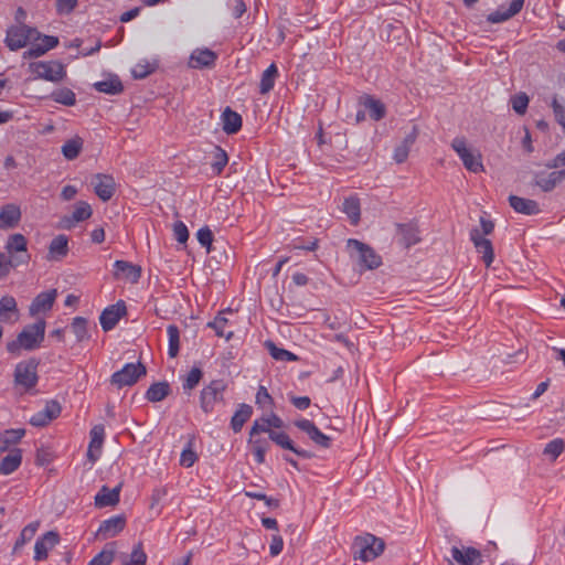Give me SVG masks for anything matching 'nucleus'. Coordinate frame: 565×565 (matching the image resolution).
<instances>
[{
	"mask_svg": "<svg viewBox=\"0 0 565 565\" xmlns=\"http://www.w3.org/2000/svg\"><path fill=\"white\" fill-rule=\"evenodd\" d=\"M227 384L224 380H213L205 385L200 393V407L205 414L214 411L217 403L224 401V392Z\"/></svg>",
	"mask_w": 565,
	"mask_h": 565,
	"instance_id": "7",
	"label": "nucleus"
},
{
	"mask_svg": "<svg viewBox=\"0 0 565 565\" xmlns=\"http://www.w3.org/2000/svg\"><path fill=\"white\" fill-rule=\"evenodd\" d=\"M277 77L278 67L275 63H271L262 74L259 83V93L262 95L268 94L274 88Z\"/></svg>",
	"mask_w": 565,
	"mask_h": 565,
	"instance_id": "40",
	"label": "nucleus"
},
{
	"mask_svg": "<svg viewBox=\"0 0 565 565\" xmlns=\"http://www.w3.org/2000/svg\"><path fill=\"white\" fill-rule=\"evenodd\" d=\"M42 411L47 417V419L52 422L53 419L60 416L62 412V406L57 401L51 399L45 403V406Z\"/></svg>",
	"mask_w": 565,
	"mask_h": 565,
	"instance_id": "63",
	"label": "nucleus"
},
{
	"mask_svg": "<svg viewBox=\"0 0 565 565\" xmlns=\"http://www.w3.org/2000/svg\"><path fill=\"white\" fill-rule=\"evenodd\" d=\"M41 43H35L36 47H40L42 56L49 52L50 50L55 49L58 45V38L54 35H45L41 33L39 38Z\"/></svg>",
	"mask_w": 565,
	"mask_h": 565,
	"instance_id": "60",
	"label": "nucleus"
},
{
	"mask_svg": "<svg viewBox=\"0 0 565 565\" xmlns=\"http://www.w3.org/2000/svg\"><path fill=\"white\" fill-rule=\"evenodd\" d=\"M56 296V289L40 292L31 302L30 313L34 316L41 311L51 310L54 305Z\"/></svg>",
	"mask_w": 565,
	"mask_h": 565,
	"instance_id": "29",
	"label": "nucleus"
},
{
	"mask_svg": "<svg viewBox=\"0 0 565 565\" xmlns=\"http://www.w3.org/2000/svg\"><path fill=\"white\" fill-rule=\"evenodd\" d=\"M470 239L472 241L476 250L482 255V260L486 266H490L494 259L493 246L490 239L483 237L479 228L470 231Z\"/></svg>",
	"mask_w": 565,
	"mask_h": 565,
	"instance_id": "16",
	"label": "nucleus"
},
{
	"mask_svg": "<svg viewBox=\"0 0 565 565\" xmlns=\"http://www.w3.org/2000/svg\"><path fill=\"white\" fill-rule=\"evenodd\" d=\"M295 427L307 434L309 439L321 448H330L332 439L324 433H322L317 425L307 418H300L294 422Z\"/></svg>",
	"mask_w": 565,
	"mask_h": 565,
	"instance_id": "10",
	"label": "nucleus"
},
{
	"mask_svg": "<svg viewBox=\"0 0 565 565\" xmlns=\"http://www.w3.org/2000/svg\"><path fill=\"white\" fill-rule=\"evenodd\" d=\"M228 320L223 316V312H220L213 321L207 323L209 328H212L217 337H224L227 341L231 340L234 335L232 331L225 332V326L227 324Z\"/></svg>",
	"mask_w": 565,
	"mask_h": 565,
	"instance_id": "51",
	"label": "nucleus"
},
{
	"mask_svg": "<svg viewBox=\"0 0 565 565\" xmlns=\"http://www.w3.org/2000/svg\"><path fill=\"white\" fill-rule=\"evenodd\" d=\"M126 313L127 307L124 300H118L115 305L106 307L99 317L102 329L105 332L113 330Z\"/></svg>",
	"mask_w": 565,
	"mask_h": 565,
	"instance_id": "11",
	"label": "nucleus"
},
{
	"mask_svg": "<svg viewBox=\"0 0 565 565\" xmlns=\"http://www.w3.org/2000/svg\"><path fill=\"white\" fill-rule=\"evenodd\" d=\"M96 195L104 202L109 201L116 192L115 179L109 174L97 173L92 180Z\"/></svg>",
	"mask_w": 565,
	"mask_h": 565,
	"instance_id": "14",
	"label": "nucleus"
},
{
	"mask_svg": "<svg viewBox=\"0 0 565 565\" xmlns=\"http://www.w3.org/2000/svg\"><path fill=\"white\" fill-rule=\"evenodd\" d=\"M266 348L270 356L276 361L294 362L299 360V358L295 353L277 347L273 341H267Z\"/></svg>",
	"mask_w": 565,
	"mask_h": 565,
	"instance_id": "45",
	"label": "nucleus"
},
{
	"mask_svg": "<svg viewBox=\"0 0 565 565\" xmlns=\"http://www.w3.org/2000/svg\"><path fill=\"white\" fill-rule=\"evenodd\" d=\"M524 1L525 0H512L508 7L504 4L500 6L495 11L488 14L487 21L492 24L508 21L522 10Z\"/></svg>",
	"mask_w": 565,
	"mask_h": 565,
	"instance_id": "20",
	"label": "nucleus"
},
{
	"mask_svg": "<svg viewBox=\"0 0 565 565\" xmlns=\"http://www.w3.org/2000/svg\"><path fill=\"white\" fill-rule=\"evenodd\" d=\"M396 242L404 248H409L419 243L418 226L415 223L396 224Z\"/></svg>",
	"mask_w": 565,
	"mask_h": 565,
	"instance_id": "13",
	"label": "nucleus"
},
{
	"mask_svg": "<svg viewBox=\"0 0 565 565\" xmlns=\"http://www.w3.org/2000/svg\"><path fill=\"white\" fill-rule=\"evenodd\" d=\"M68 254V238L64 234L55 236L49 245L51 259H62Z\"/></svg>",
	"mask_w": 565,
	"mask_h": 565,
	"instance_id": "37",
	"label": "nucleus"
},
{
	"mask_svg": "<svg viewBox=\"0 0 565 565\" xmlns=\"http://www.w3.org/2000/svg\"><path fill=\"white\" fill-rule=\"evenodd\" d=\"M21 462H22V450L19 448L12 449L0 461V473L3 476L11 475L21 466Z\"/></svg>",
	"mask_w": 565,
	"mask_h": 565,
	"instance_id": "32",
	"label": "nucleus"
},
{
	"mask_svg": "<svg viewBox=\"0 0 565 565\" xmlns=\"http://www.w3.org/2000/svg\"><path fill=\"white\" fill-rule=\"evenodd\" d=\"M167 334L169 339L168 355L175 358L180 350V330L175 324H169L167 327Z\"/></svg>",
	"mask_w": 565,
	"mask_h": 565,
	"instance_id": "48",
	"label": "nucleus"
},
{
	"mask_svg": "<svg viewBox=\"0 0 565 565\" xmlns=\"http://www.w3.org/2000/svg\"><path fill=\"white\" fill-rule=\"evenodd\" d=\"M126 525V518L124 515H114L104 520L97 530V536L107 540L119 534Z\"/></svg>",
	"mask_w": 565,
	"mask_h": 565,
	"instance_id": "22",
	"label": "nucleus"
},
{
	"mask_svg": "<svg viewBox=\"0 0 565 565\" xmlns=\"http://www.w3.org/2000/svg\"><path fill=\"white\" fill-rule=\"evenodd\" d=\"M510 206L520 214L536 215L541 212L540 205L536 201L531 199L521 198L518 195L509 196Z\"/></svg>",
	"mask_w": 565,
	"mask_h": 565,
	"instance_id": "27",
	"label": "nucleus"
},
{
	"mask_svg": "<svg viewBox=\"0 0 565 565\" xmlns=\"http://www.w3.org/2000/svg\"><path fill=\"white\" fill-rule=\"evenodd\" d=\"M29 71L35 79L58 83L66 76L65 67L57 61H39L29 64Z\"/></svg>",
	"mask_w": 565,
	"mask_h": 565,
	"instance_id": "6",
	"label": "nucleus"
},
{
	"mask_svg": "<svg viewBox=\"0 0 565 565\" xmlns=\"http://www.w3.org/2000/svg\"><path fill=\"white\" fill-rule=\"evenodd\" d=\"M342 211L347 214L351 224L356 225L361 216V205L359 198L354 195L345 198L342 204Z\"/></svg>",
	"mask_w": 565,
	"mask_h": 565,
	"instance_id": "41",
	"label": "nucleus"
},
{
	"mask_svg": "<svg viewBox=\"0 0 565 565\" xmlns=\"http://www.w3.org/2000/svg\"><path fill=\"white\" fill-rule=\"evenodd\" d=\"M217 57V54L207 47L196 49L190 55L189 66L196 70L213 68Z\"/></svg>",
	"mask_w": 565,
	"mask_h": 565,
	"instance_id": "17",
	"label": "nucleus"
},
{
	"mask_svg": "<svg viewBox=\"0 0 565 565\" xmlns=\"http://www.w3.org/2000/svg\"><path fill=\"white\" fill-rule=\"evenodd\" d=\"M45 327L46 323L43 319L25 326L14 340L7 343V351L17 355L22 349L33 351L40 348L44 341Z\"/></svg>",
	"mask_w": 565,
	"mask_h": 565,
	"instance_id": "1",
	"label": "nucleus"
},
{
	"mask_svg": "<svg viewBox=\"0 0 565 565\" xmlns=\"http://www.w3.org/2000/svg\"><path fill=\"white\" fill-rule=\"evenodd\" d=\"M39 365L40 361L36 358L19 362L13 373L14 384L22 387L25 392L33 390L39 382Z\"/></svg>",
	"mask_w": 565,
	"mask_h": 565,
	"instance_id": "5",
	"label": "nucleus"
},
{
	"mask_svg": "<svg viewBox=\"0 0 565 565\" xmlns=\"http://www.w3.org/2000/svg\"><path fill=\"white\" fill-rule=\"evenodd\" d=\"M203 377V371L198 367L193 366L190 372L186 374V376L183 379L182 382V388L185 393H190L192 390H194L200 381Z\"/></svg>",
	"mask_w": 565,
	"mask_h": 565,
	"instance_id": "49",
	"label": "nucleus"
},
{
	"mask_svg": "<svg viewBox=\"0 0 565 565\" xmlns=\"http://www.w3.org/2000/svg\"><path fill=\"white\" fill-rule=\"evenodd\" d=\"M452 149L456 151L465 168L470 172L478 173L483 170V164L480 154H473L467 147L463 137H456L451 142Z\"/></svg>",
	"mask_w": 565,
	"mask_h": 565,
	"instance_id": "9",
	"label": "nucleus"
},
{
	"mask_svg": "<svg viewBox=\"0 0 565 565\" xmlns=\"http://www.w3.org/2000/svg\"><path fill=\"white\" fill-rule=\"evenodd\" d=\"M25 435V429L24 428H11V429H7L4 430L1 435H0V438L3 439V445H6L8 448L12 445H15L18 444Z\"/></svg>",
	"mask_w": 565,
	"mask_h": 565,
	"instance_id": "54",
	"label": "nucleus"
},
{
	"mask_svg": "<svg viewBox=\"0 0 565 565\" xmlns=\"http://www.w3.org/2000/svg\"><path fill=\"white\" fill-rule=\"evenodd\" d=\"M114 275L116 278H124L131 284H137L141 277V267L127 260H116Z\"/></svg>",
	"mask_w": 565,
	"mask_h": 565,
	"instance_id": "23",
	"label": "nucleus"
},
{
	"mask_svg": "<svg viewBox=\"0 0 565 565\" xmlns=\"http://www.w3.org/2000/svg\"><path fill=\"white\" fill-rule=\"evenodd\" d=\"M553 113L556 121L565 128V105L561 104L556 97L553 98L552 104Z\"/></svg>",
	"mask_w": 565,
	"mask_h": 565,
	"instance_id": "64",
	"label": "nucleus"
},
{
	"mask_svg": "<svg viewBox=\"0 0 565 565\" xmlns=\"http://www.w3.org/2000/svg\"><path fill=\"white\" fill-rule=\"evenodd\" d=\"M94 89L108 95H118L124 90V85L117 75L93 84Z\"/></svg>",
	"mask_w": 565,
	"mask_h": 565,
	"instance_id": "36",
	"label": "nucleus"
},
{
	"mask_svg": "<svg viewBox=\"0 0 565 565\" xmlns=\"http://www.w3.org/2000/svg\"><path fill=\"white\" fill-rule=\"evenodd\" d=\"M268 439L275 443L280 448L290 450L295 455L303 459H311L313 457V454L311 451L297 447L285 431H277L273 429V431H270Z\"/></svg>",
	"mask_w": 565,
	"mask_h": 565,
	"instance_id": "19",
	"label": "nucleus"
},
{
	"mask_svg": "<svg viewBox=\"0 0 565 565\" xmlns=\"http://www.w3.org/2000/svg\"><path fill=\"white\" fill-rule=\"evenodd\" d=\"M418 137L417 126H413L411 131L403 138V140L395 147L393 159L397 163H403L407 160L409 150Z\"/></svg>",
	"mask_w": 565,
	"mask_h": 565,
	"instance_id": "24",
	"label": "nucleus"
},
{
	"mask_svg": "<svg viewBox=\"0 0 565 565\" xmlns=\"http://www.w3.org/2000/svg\"><path fill=\"white\" fill-rule=\"evenodd\" d=\"M156 70V64H151L148 61L139 62L131 70L132 77L136 79L146 78L148 75L153 73Z\"/></svg>",
	"mask_w": 565,
	"mask_h": 565,
	"instance_id": "57",
	"label": "nucleus"
},
{
	"mask_svg": "<svg viewBox=\"0 0 565 565\" xmlns=\"http://www.w3.org/2000/svg\"><path fill=\"white\" fill-rule=\"evenodd\" d=\"M72 332L78 342L88 338L87 320L83 317H75L71 324Z\"/></svg>",
	"mask_w": 565,
	"mask_h": 565,
	"instance_id": "53",
	"label": "nucleus"
},
{
	"mask_svg": "<svg viewBox=\"0 0 565 565\" xmlns=\"http://www.w3.org/2000/svg\"><path fill=\"white\" fill-rule=\"evenodd\" d=\"M247 443L256 463H264L266 454L270 448L269 439L262 437L260 435L249 434Z\"/></svg>",
	"mask_w": 565,
	"mask_h": 565,
	"instance_id": "26",
	"label": "nucleus"
},
{
	"mask_svg": "<svg viewBox=\"0 0 565 565\" xmlns=\"http://www.w3.org/2000/svg\"><path fill=\"white\" fill-rule=\"evenodd\" d=\"M147 562V554L142 548V543H138L134 546L129 561L125 562L122 565H145Z\"/></svg>",
	"mask_w": 565,
	"mask_h": 565,
	"instance_id": "58",
	"label": "nucleus"
},
{
	"mask_svg": "<svg viewBox=\"0 0 565 565\" xmlns=\"http://www.w3.org/2000/svg\"><path fill=\"white\" fill-rule=\"evenodd\" d=\"M115 542L107 543L102 552L95 555L88 565H110L115 557Z\"/></svg>",
	"mask_w": 565,
	"mask_h": 565,
	"instance_id": "44",
	"label": "nucleus"
},
{
	"mask_svg": "<svg viewBox=\"0 0 565 565\" xmlns=\"http://www.w3.org/2000/svg\"><path fill=\"white\" fill-rule=\"evenodd\" d=\"M347 247L351 253V257L356 259L360 270H373L382 265V257L370 245L350 238L347 242Z\"/></svg>",
	"mask_w": 565,
	"mask_h": 565,
	"instance_id": "4",
	"label": "nucleus"
},
{
	"mask_svg": "<svg viewBox=\"0 0 565 565\" xmlns=\"http://www.w3.org/2000/svg\"><path fill=\"white\" fill-rule=\"evenodd\" d=\"M565 444L562 438H555L545 445L543 454L551 460H556L564 451Z\"/></svg>",
	"mask_w": 565,
	"mask_h": 565,
	"instance_id": "52",
	"label": "nucleus"
},
{
	"mask_svg": "<svg viewBox=\"0 0 565 565\" xmlns=\"http://www.w3.org/2000/svg\"><path fill=\"white\" fill-rule=\"evenodd\" d=\"M4 248L10 255V257L29 254L28 241L25 236L20 233L10 235L8 237Z\"/></svg>",
	"mask_w": 565,
	"mask_h": 565,
	"instance_id": "33",
	"label": "nucleus"
},
{
	"mask_svg": "<svg viewBox=\"0 0 565 565\" xmlns=\"http://www.w3.org/2000/svg\"><path fill=\"white\" fill-rule=\"evenodd\" d=\"M255 403L258 407L263 409L273 408L274 407V398L268 393L267 388L263 385H259L256 396H255Z\"/></svg>",
	"mask_w": 565,
	"mask_h": 565,
	"instance_id": "56",
	"label": "nucleus"
},
{
	"mask_svg": "<svg viewBox=\"0 0 565 565\" xmlns=\"http://www.w3.org/2000/svg\"><path fill=\"white\" fill-rule=\"evenodd\" d=\"M18 313V305L15 299L12 296H3L0 298V321L9 322L11 321L10 315Z\"/></svg>",
	"mask_w": 565,
	"mask_h": 565,
	"instance_id": "43",
	"label": "nucleus"
},
{
	"mask_svg": "<svg viewBox=\"0 0 565 565\" xmlns=\"http://www.w3.org/2000/svg\"><path fill=\"white\" fill-rule=\"evenodd\" d=\"M92 207L88 203L81 201L76 204L75 210L72 213V220L83 222L92 216Z\"/></svg>",
	"mask_w": 565,
	"mask_h": 565,
	"instance_id": "59",
	"label": "nucleus"
},
{
	"mask_svg": "<svg viewBox=\"0 0 565 565\" xmlns=\"http://www.w3.org/2000/svg\"><path fill=\"white\" fill-rule=\"evenodd\" d=\"M89 445L87 449V457L92 463H95L102 452V447L105 439V427L104 425H95L89 431Z\"/></svg>",
	"mask_w": 565,
	"mask_h": 565,
	"instance_id": "21",
	"label": "nucleus"
},
{
	"mask_svg": "<svg viewBox=\"0 0 565 565\" xmlns=\"http://www.w3.org/2000/svg\"><path fill=\"white\" fill-rule=\"evenodd\" d=\"M30 258V254L8 258L2 252H0V278L6 277L10 273L11 267L28 264Z\"/></svg>",
	"mask_w": 565,
	"mask_h": 565,
	"instance_id": "39",
	"label": "nucleus"
},
{
	"mask_svg": "<svg viewBox=\"0 0 565 565\" xmlns=\"http://www.w3.org/2000/svg\"><path fill=\"white\" fill-rule=\"evenodd\" d=\"M60 542V534L55 531H49L40 536L34 545V559L36 562L47 558L49 551Z\"/></svg>",
	"mask_w": 565,
	"mask_h": 565,
	"instance_id": "18",
	"label": "nucleus"
},
{
	"mask_svg": "<svg viewBox=\"0 0 565 565\" xmlns=\"http://www.w3.org/2000/svg\"><path fill=\"white\" fill-rule=\"evenodd\" d=\"M41 32L25 23L13 24L7 29L4 43L10 51H18L39 41Z\"/></svg>",
	"mask_w": 565,
	"mask_h": 565,
	"instance_id": "3",
	"label": "nucleus"
},
{
	"mask_svg": "<svg viewBox=\"0 0 565 565\" xmlns=\"http://www.w3.org/2000/svg\"><path fill=\"white\" fill-rule=\"evenodd\" d=\"M360 105L369 113V116L374 121L383 119L386 115V107L380 100L371 95H364L360 98Z\"/></svg>",
	"mask_w": 565,
	"mask_h": 565,
	"instance_id": "28",
	"label": "nucleus"
},
{
	"mask_svg": "<svg viewBox=\"0 0 565 565\" xmlns=\"http://www.w3.org/2000/svg\"><path fill=\"white\" fill-rule=\"evenodd\" d=\"M50 98L55 103L62 104L64 106H74L76 104L75 93L67 87L53 90L50 95Z\"/></svg>",
	"mask_w": 565,
	"mask_h": 565,
	"instance_id": "47",
	"label": "nucleus"
},
{
	"mask_svg": "<svg viewBox=\"0 0 565 565\" xmlns=\"http://www.w3.org/2000/svg\"><path fill=\"white\" fill-rule=\"evenodd\" d=\"M171 393V386L167 381L156 382L146 391L145 398L151 403H158L168 397Z\"/></svg>",
	"mask_w": 565,
	"mask_h": 565,
	"instance_id": "34",
	"label": "nucleus"
},
{
	"mask_svg": "<svg viewBox=\"0 0 565 565\" xmlns=\"http://www.w3.org/2000/svg\"><path fill=\"white\" fill-rule=\"evenodd\" d=\"M38 526H39V523L33 522V523H29L28 525H25L22 529L20 536L18 537V540L15 541V544L13 546V552H17L18 550L23 547L26 542H29L33 539V536L36 533Z\"/></svg>",
	"mask_w": 565,
	"mask_h": 565,
	"instance_id": "50",
	"label": "nucleus"
},
{
	"mask_svg": "<svg viewBox=\"0 0 565 565\" xmlns=\"http://www.w3.org/2000/svg\"><path fill=\"white\" fill-rule=\"evenodd\" d=\"M267 415H263L262 417L254 420L249 434L252 435H260V434H267L270 435V431L273 429H269V425L267 424Z\"/></svg>",
	"mask_w": 565,
	"mask_h": 565,
	"instance_id": "61",
	"label": "nucleus"
},
{
	"mask_svg": "<svg viewBox=\"0 0 565 565\" xmlns=\"http://www.w3.org/2000/svg\"><path fill=\"white\" fill-rule=\"evenodd\" d=\"M121 483H119L117 487L109 489L107 486H103L100 490L95 495V505L97 508H106V507H113L116 505L119 502L120 499V490H121Z\"/></svg>",
	"mask_w": 565,
	"mask_h": 565,
	"instance_id": "25",
	"label": "nucleus"
},
{
	"mask_svg": "<svg viewBox=\"0 0 565 565\" xmlns=\"http://www.w3.org/2000/svg\"><path fill=\"white\" fill-rule=\"evenodd\" d=\"M211 156V169L215 175H221L224 168L228 163V156L226 151L217 145L213 146V149L210 152Z\"/></svg>",
	"mask_w": 565,
	"mask_h": 565,
	"instance_id": "35",
	"label": "nucleus"
},
{
	"mask_svg": "<svg viewBox=\"0 0 565 565\" xmlns=\"http://www.w3.org/2000/svg\"><path fill=\"white\" fill-rule=\"evenodd\" d=\"M253 407L248 404L242 403L231 418V428L234 433H239L244 424L252 417Z\"/></svg>",
	"mask_w": 565,
	"mask_h": 565,
	"instance_id": "38",
	"label": "nucleus"
},
{
	"mask_svg": "<svg viewBox=\"0 0 565 565\" xmlns=\"http://www.w3.org/2000/svg\"><path fill=\"white\" fill-rule=\"evenodd\" d=\"M450 554L452 561L459 565H480L482 563V555L475 547L452 546Z\"/></svg>",
	"mask_w": 565,
	"mask_h": 565,
	"instance_id": "15",
	"label": "nucleus"
},
{
	"mask_svg": "<svg viewBox=\"0 0 565 565\" xmlns=\"http://www.w3.org/2000/svg\"><path fill=\"white\" fill-rule=\"evenodd\" d=\"M147 374V369L141 362L126 363L119 371L110 376V384L117 388L132 386Z\"/></svg>",
	"mask_w": 565,
	"mask_h": 565,
	"instance_id": "8",
	"label": "nucleus"
},
{
	"mask_svg": "<svg viewBox=\"0 0 565 565\" xmlns=\"http://www.w3.org/2000/svg\"><path fill=\"white\" fill-rule=\"evenodd\" d=\"M83 149V139L78 136L68 139L62 146V153L67 160H74L78 157Z\"/></svg>",
	"mask_w": 565,
	"mask_h": 565,
	"instance_id": "46",
	"label": "nucleus"
},
{
	"mask_svg": "<svg viewBox=\"0 0 565 565\" xmlns=\"http://www.w3.org/2000/svg\"><path fill=\"white\" fill-rule=\"evenodd\" d=\"M384 541L370 533L356 536L351 546L354 559L362 562L375 559L384 552Z\"/></svg>",
	"mask_w": 565,
	"mask_h": 565,
	"instance_id": "2",
	"label": "nucleus"
},
{
	"mask_svg": "<svg viewBox=\"0 0 565 565\" xmlns=\"http://www.w3.org/2000/svg\"><path fill=\"white\" fill-rule=\"evenodd\" d=\"M530 98L525 93H519L510 98L512 109L518 115H524L527 110Z\"/></svg>",
	"mask_w": 565,
	"mask_h": 565,
	"instance_id": "55",
	"label": "nucleus"
},
{
	"mask_svg": "<svg viewBox=\"0 0 565 565\" xmlns=\"http://www.w3.org/2000/svg\"><path fill=\"white\" fill-rule=\"evenodd\" d=\"M221 119L222 128L227 135H234L242 128V116L238 113L232 110L230 107L224 109Z\"/></svg>",
	"mask_w": 565,
	"mask_h": 565,
	"instance_id": "30",
	"label": "nucleus"
},
{
	"mask_svg": "<svg viewBox=\"0 0 565 565\" xmlns=\"http://www.w3.org/2000/svg\"><path fill=\"white\" fill-rule=\"evenodd\" d=\"M21 220L20 207L15 204H7L0 211V228H12Z\"/></svg>",
	"mask_w": 565,
	"mask_h": 565,
	"instance_id": "31",
	"label": "nucleus"
},
{
	"mask_svg": "<svg viewBox=\"0 0 565 565\" xmlns=\"http://www.w3.org/2000/svg\"><path fill=\"white\" fill-rule=\"evenodd\" d=\"M196 238H198L199 243L201 244V246L205 247L206 252L210 253L211 244L213 242L212 231L207 226L201 227L196 232Z\"/></svg>",
	"mask_w": 565,
	"mask_h": 565,
	"instance_id": "62",
	"label": "nucleus"
},
{
	"mask_svg": "<svg viewBox=\"0 0 565 565\" xmlns=\"http://www.w3.org/2000/svg\"><path fill=\"white\" fill-rule=\"evenodd\" d=\"M199 459L194 449V436H188V440L180 455V465L184 468L192 467Z\"/></svg>",
	"mask_w": 565,
	"mask_h": 565,
	"instance_id": "42",
	"label": "nucleus"
},
{
	"mask_svg": "<svg viewBox=\"0 0 565 565\" xmlns=\"http://www.w3.org/2000/svg\"><path fill=\"white\" fill-rule=\"evenodd\" d=\"M565 180V169L553 172L539 171L533 175V184L539 186L543 192L553 191L559 183Z\"/></svg>",
	"mask_w": 565,
	"mask_h": 565,
	"instance_id": "12",
	"label": "nucleus"
}]
</instances>
